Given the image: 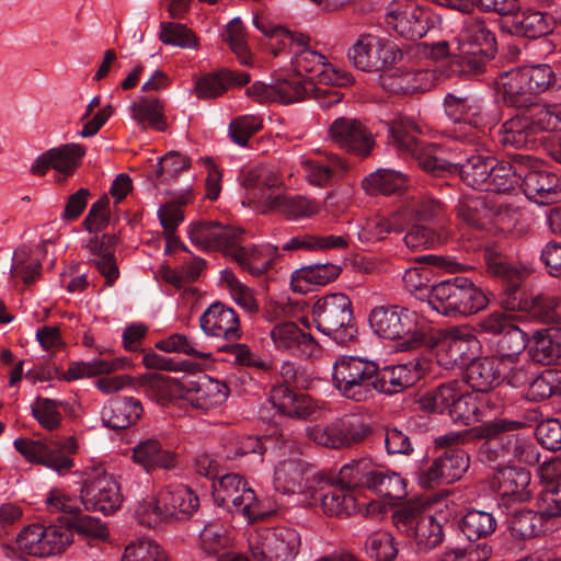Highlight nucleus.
<instances>
[{
	"mask_svg": "<svg viewBox=\"0 0 561 561\" xmlns=\"http://www.w3.org/2000/svg\"><path fill=\"white\" fill-rule=\"evenodd\" d=\"M387 127L389 142L400 154L413 158L424 172L436 178L459 175L473 190L491 191L489 157L471 156L463 161L457 153L447 158L442 146L425 144L416 137L421 133L420 127L407 116H398Z\"/></svg>",
	"mask_w": 561,
	"mask_h": 561,
	"instance_id": "1",
	"label": "nucleus"
},
{
	"mask_svg": "<svg viewBox=\"0 0 561 561\" xmlns=\"http://www.w3.org/2000/svg\"><path fill=\"white\" fill-rule=\"evenodd\" d=\"M187 232L193 244L203 250L222 252L252 276L265 274L280 256L278 247L272 244L242 245L244 229L222 226L217 221L192 222Z\"/></svg>",
	"mask_w": 561,
	"mask_h": 561,
	"instance_id": "2",
	"label": "nucleus"
},
{
	"mask_svg": "<svg viewBox=\"0 0 561 561\" xmlns=\"http://www.w3.org/2000/svg\"><path fill=\"white\" fill-rule=\"evenodd\" d=\"M527 270L506 260L493 248V293L500 306L506 311L522 310L537 321L558 325L561 306L559 300L547 294H537L523 298L522 284Z\"/></svg>",
	"mask_w": 561,
	"mask_h": 561,
	"instance_id": "3",
	"label": "nucleus"
},
{
	"mask_svg": "<svg viewBox=\"0 0 561 561\" xmlns=\"http://www.w3.org/2000/svg\"><path fill=\"white\" fill-rule=\"evenodd\" d=\"M423 410L447 414L456 424L480 423L491 411V394L463 392L458 380L444 382L420 399Z\"/></svg>",
	"mask_w": 561,
	"mask_h": 561,
	"instance_id": "4",
	"label": "nucleus"
},
{
	"mask_svg": "<svg viewBox=\"0 0 561 561\" xmlns=\"http://www.w3.org/2000/svg\"><path fill=\"white\" fill-rule=\"evenodd\" d=\"M198 507L199 497L190 486L169 484L139 502L135 516L140 525L152 528L163 523L188 520Z\"/></svg>",
	"mask_w": 561,
	"mask_h": 561,
	"instance_id": "5",
	"label": "nucleus"
},
{
	"mask_svg": "<svg viewBox=\"0 0 561 561\" xmlns=\"http://www.w3.org/2000/svg\"><path fill=\"white\" fill-rule=\"evenodd\" d=\"M368 322L377 336L399 341L402 351L416 350L431 343V329L420 321L415 311L405 307L377 306L371 309Z\"/></svg>",
	"mask_w": 561,
	"mask_h": 561,
	"instance_id": "6",
	"label": "nucleus"
},
{
	"mask_svg": "<svg viewBox=\"0 0 561 561\" xmlns=\"http://www.w3.org/2000/svg\"><path fill=\"white\" fill-rule=\"evenodd\" d=\"M490 35L484 20L476 19L467 25L458 38L459 54L447 60L442 67V75L451 78L484 72L490 61Z\"/></svg>",
	"mask_w": 561,
	"mask_h": 561,
	"instance_id": "7",
	"label": "nucleus"
},
{
	"mask_svg": "<svg viewBox=\"0 0 561 561\" xmlns=\"http://www.w3.org/2000/svg\"><path fill=\"white\" fill-rule=\"evenodd\" d=\"M311 316L316 329L336 344L345 346L356 339L353 304L347 295L333 293L317 299Z\"/></svg>",
	"mask_w": 561,
	"mask_h": 561,
	"instance_id": "8",
	"label": "nucleus"
},
{
	"mask_svg": "<svg viewBox=\"0 0 561 561\" xmlns=\"http://www.w3.org/2000/svg\"><path fill=\"white\" fill-rule=\"evenodd\" d=\"M428 304L438 313L456 317L477 313L488 306L489 299L472 280L456 276L433 285Z\"/></svg>",
	"mask_w": 561,
	"mask_h": 561,
	"instance_id": "9",
	"label": "nucleus"
},
{
	"mask_svg": "<svg viewBox=\"0 0 561 561\" xmlns=\"http://www.w3.org/2000/svg\"><path fill=\"white\" fill-rule=\"evenodd\" d=\"M377 363L358 356H341L333 365L332 382L339 393L353 402L371 400L377 389Z\"/></svg>",
	"mask_w": 561,
	"mask_h": 561,
	"instance_id": "10",
	"label": "nucleus"
},
{
	"mask_svg": "<svg viewBox=\"0 0 561 561\" xmlns=\"http://www.w3.org/2000/svg\"><path fill=\"white\" fill-rule=\"evenodd\" d=\"M73 542L66 516L55 523H33L24 526L15 540L18 549L31 557L48 558L65 552Z\"/></svg>",
	"mask_w": 561,
	"mask_h": 561,
	"instance_id": "11",
	"label": "nucleus"
},
{
	"mask_svg": "<svg viewBox=\"0 0 561 561\" xmlns=\"http://www.w3.org/2000/svg\"><path fill=\"white\" fill-rule=\"evenodd\" d=\"M13 445L26 461L45 466L59 476L71 472L75 467L73 456L79 449L73 436L47 442L19 437L14 439Z\"/></svg>",
	"mask_w": 561,
	"mask_h": 561,
	"instance_id": "12",
	"label": "nucleus"
},
{
	"mask_svg": "<svg viewBox=\"0 0 561 561\" xmlns=\"http://www.w3.org/2000/svg\"><path fill=\"white\" fill-rule=\"evenodd\" d=\"M300 543L299 533L286 526L260 528L249 537V550L255 561H291Z\"/></svg>",
	"mask_w": 561,
	"mask_h": 561,
	"instance_id": "13",
	"label": "nucleus"
},
{
	"mask_svg": "<svg viewBox=\"0 0 561 561\" xmlns=\"http://www.w3.org/2000/svg\"><path fill=\"white\" fill-rule=\"evenodd\" d=\"M402 57V50L392 41L368 33L360 34L347 50L348 60L365 72L386 70Z\"/></svg>",
	"mask_w": 561,
	"mask_h": 561,
	"instance_id": "14",
	"label": "nucleus"
},
{
	"mask_svg": "<svg viewBox=\"0 0 561 561\" xmlns=\"http://www.w3.org/2000/svg\"><path fill=\"white\" fill-rule=\"evenodd\" d=\"M213 496L217 506L231 514H240L249 522L261 516L255 492L238 473H227L213 481Z\"/></svg>",
	"mask_w": 561,
	"mask_h": 561,
	"instance_id": "15",
	"label": "nucleus"
},
{
	"mask_svg": "<svg viewBox=\"0 0 561 561\" xmlns=\"http://www.w3.org/2000/svg\"><path fill=\"white\" fill-rule=\"evenodd\" d=\"M373 433V427L364 417L356 414H346L333 422L321 426L316 425L309 430V437L318 445L343 449L364 443Z\"/></svg>",
	"mask_w": 561,
	"mask_h": 561,
	"instance_id": "16",
	"label": "nucleus"
},
{
	"mask_svg": "<svg viewBox=\"0 0 561 561\" xmlns=\"http://www.w3.org/2000/svg\"><path fill=\"white\" fill-rule=\"evenodd\" d=\"M428 345L435 346L436 362L445 369H462L477 354L479 340L470 332L454 328L439 332L437 339L430 336Z\"/></svg>",
	"mask_w": 561,
	"mask_h": 561,
	"instance_id": "17",
	"label": "nucleus"
},
{
	"mask_svg": "<svg viewBox=\"0 0 561 561\" xmlns=\"http://www.w3.org/2000/svg\"><path fill=\"white\" fill-rule=\"evenodd\" d=\"M80 500L85 511L100 512L107 516L121 507L123 495L114 477L103 469H96L83 480Z\"/></svg>",
	"mask_w": 561,
	"mask_h": 561,
	"instance_id": "18",
	"label": "nucleus"
},
{
	"mask_svg": "<svg viewBox=\"0 0 561 561\" xmlns=\"http://www.w3.org/2000/svg\"><path fill=\"white\" fill-rule=\"evenodd\" d=\"M47 510L50 513L62 512L70 514L66 516L67 524L70 525V531L93 539H105L108 530L99 518L82 514L75 500L64 494L59 490H51L46 500Z\"/></svg>",
	"mask_w": 561,
	"mask_h": 561,
	"instance_id": "19",
	"label": "nucleus"
},
{
	"mask_svg": "<svg viewBox=\"0 0 561 561\" xmlns=\"http://www.w3.org/2000/svg\"><path fill=\"white\" fill-rule=\"evenodd\" d=\"M469 468V456L461 448H448L433 463L419 473L422 488L449 484L459 480Z\"/></svg>",
	"mask_w": 561,
	"mask_h": 561,
	"instance_id": "20",
	"label": "nucleus"
},
{
	"mask_svg": "<svg viewBox=\"0 0 561 561\" xmlns=\"http://www.w3.org/2000/svg\"><path fill=\"white\" fill-rule=\"evenodd\" d=\"M428 368L424 358L415 357L407 363L380 367L377 363L376 393L393 396L414 386Z\"/></svg>",
	"mask_w": 561,
	"mask_h": 561,
	"instance_id": "21",
	"label": "nucleus"
},
{
	"mask_svg": "<svg viewBox=\"0 0 561 561\" xmlns=\"http://www.w3.org/2000/svg\"><path fill=\"white\" fill-rule=\"evenodd\" d=\"M329 133L339 148L360 158L368 157L375 146L371 131L358 119L339 117L332 122Z\"/></svg>",
	"mask_w": 561,
	"mask_h": 561,
	"instance_id": "22",
	"label": "nucleus"
},
{
	"mask_svg": "<svg viewBox=\"0 0 561 561\" xmlns=\"http://www.w3.org/2000/svg\"><path fill=\"white\" fill-rule=\"evenodd\" d=\"M199 325L206 335L219 337L226 342H237L243 334L236 310L220 301L211 304L203 312Z\"/></svg>",
	"mask_w": 561,
	"mask_h": 561,
	"instance_id": "23",
	"label": "nucleus"
},
{
	"mask_svg": "<svg viewBox=\"0 0 561 561\" xmlns=\"http://www.w3.org/2000/svg\"><path fill=\"white\" fill-rule=\"evenodd\" d=\"M270 336L277 351L297 357L309 358L320 348L313 335L301 330L293 321L275 324L270 332Z\"/></svg>",
	"mask_w": 561,
	"mask_h": 561,
	"instance_id": "24",
	"label": "nucleus"
},
{
	"mask_svg": "<svg viewBox=\"0 0 561 561\" xmlns=\"http://www.w3.org/2000/svg\"><path fill=\"white\" fill-rule=\"evenodd\" d=\"M394 5L398 8L390 11L391 21L388 23L393 24V28L401 37L417 41L433 27V16L428 10L412 1L407 2L404 9H400L399 3H392V7Z\"/></svg>",
	"mask_w": 561,
	"mask_h": 561,
	"instance_id": "25",
	"label": "nucleus"
},
{
	"mask_svg": "<svg viewBox=\"0 0 561 561\" xmlns=\"http://www.w3.org/2000/svg\"><path fill=\"white\" fill-rule=\"evenodd\" d=\"M530 473L524 468L513 466L497 467L493 473V491L501 496L499 507L508 510L512 503L524 501L529 492Z\"/></svg>",
	"mask_w": 561,
	"mask_h": 561,
	"instance_id": "26",
	"label": "nucleus"
},
{
	"mask_svg": "<svg viewBox=\"0 0 561 561\" xmlns=\"http://www.w3.org/2000/svg\"><path fill=\"white\" fill-rule=\"evenodd\" d=\"M270 401L279 414L297 420H307L317 408L309 394L288 385H274L270 390Z\"/></svg>",
	"mask_w": 561,
	"mask_h": 561,
	"instance_id": "27",
	"label": "nucleus"
},
{
	"mask_svg": "<svg viewBox=\"0 0 561 561\" xmlns=\"http://www.w3.org/2000/svg\"><path fill=\"white\" fill-rule=\"evenodd\" d=\"M251 80L250 73L221 68L203 75L195 80L194 93L198 99L208 100L221 96L231 88H242Z\"/></svg>",
	"mask_w": 561,
	"mask_h": 561,
	"instance_id": "28",
	"label": "nucleus"
},
{
	"mask_svg": "<svg viewBox=\"0 0 561 561\" xmlns=\"http://www.w3.org/2000/svg\"><path fill=\"white\" fill-rule=\"evenodd\" d=\"M144 413L140 400L134 397H115L102 409L104 425L112 430H125L135 425Z\"/></svg>",
	"mask_w": 561,
	"mask_h": 561,
	"instance_id": "29",
	"label": "nucleus"
},
{
	"mask_svg": "<svg viewBox=\"0 0 561 561\" xmlns=\"http://www.w3.org/2000/svg\"><path fill=\"white\" fill-rule=\"evenodd\" d=\"M274 488L283 494H302L310 490L307 465L301 459L279 461L274 470Z\"/></svg>",
	"mask_w": 561,
	"mask_h": 561,
	"instance_id": "30",
	"label": "nucleus"
},
{
	"mask_svg": "<svg viewBox=\"0 0 561 561\" xmlns=\"http://www.w3.org/2000/svg\"><path fill=\"white\" fill-rule=\"evenodd\" d=\"M341 273V265L329 262L305 265L293 272L290 287L295 293L306 294L312 286H325L334 282Z\"/></svg>",
	"mask_w": 561,
	"mask_h": 561,
	"instance_id": "31",
	"label": "nucleus"
},
{
	"mask_svg": "<svg viewBox=\"0 0 561 561\" xmlns=\"http://www.w3.org/2000/svg\"><path fill=\"white\" fill-rule=\"evenodd\" d=\"M520 188L539 204L552 203L561 190L559 176L549 170H530L524 174Z\"/></svg>",
	"mask_w": 561,
	"mask_h": 561,
	"instance_id": "32",
	"label": "nucleus"
},
{
	"mask_svg": "<svg viewBox=\"0 0 561 561\" xmlns=\"http://www.w3.org/2000/svg\"><path fill=\"white\" fill-rule=\"evenodd\" d=\"M302 165L309 183L321 187L331 185L348 169L347 162L335 153L307 159Z\"/></svg>",
	"mask_w": 561,
	"mask_h": 561,
	"instance_id": "33",
	"label": "nucleus"
},
{
	"mask_svg": "<svg viewBox=\"0 0 561 561\" xmlns=\"http://www.w3.org/2000/svg\"><path fill=\"white\" fill-rule=\"evenodd\" d=\"M318 493V497L313 493L311 497L320 500L321 510L327 516L347 518L356 512L355 496L336 481L321 488Z\"/></svg>",
	"mask_w": 561,
	"mask_h": 561,
	"instance_id": "34",
	"label": "nucleus"
},
{
	"mask_svg": "<svg viewBox=\"0 0 561 561\" xmlns=\"http://www.w3.org/2000/svg\"><path fill=\"white\" fill-rule=\"evenodd\" d=\"M133 460L149 473L158 469L171 470L178 465L176 455L164 449L161 443L154 438L145 439L135 446Z\"/></svg>",
	"mask_w": 561,
	"mask_h": 561,
	"instance_id": "35",
	"label": "nucleus"
},
{
	"mask_svg": "<svg viewBox=\"0 0 561 561\" xmlns=\"http://www.w3.org/2000/svg\"><path fill=\"white\" fill-rule=\"evenodd\" d=\"M493 343L496 344V354L510 359H518L526 347L524 333L508 318L493 313Z\"/></svg>",
	"mask_w": 561,
	"mask_h": 561,
	"instance_id": "36",
	"label": "nucleus"
},
{
	"mask_svg": "<svg viewBox=\"0 0 561 561\" xmlns=\"http://www.w3.org/2000/svg\"><path fill=\"white\" fill-rule=\"evenodd\" d=\"M500 30L505 34H519L529 38H537L547 35L553 30L552 18L539 11H527L522 18L517 15L514 20L502 21Z\"/></svg>",
	"mask_w": 561,
	"mask_h": 561,
	"instance_id": "37",
	"label": "nucleus"
},
{
	"mask_svg": "<svg viewBox=\"0 0 561 561\" xmlns=\"http://www.w3.org/2000/svg\"><path fill=\"white\" fill-rule=\"evenodd\" d=\"M266 205L270 210L277 211L289 220L309 218L320 210V205L316 199L302 195H270Z\"/></svg>",
	"mask_w": 561,
	"mask_h": 561,
	"instance_id": "38",
	"label": "nucleus"
},
{
	"mask_svg": "<svg viewBox=\"0 0 561 561\" xmlns=\"http://www.w3.org/2000/svg\"><path fill=\"white\" fill-rule=\"evenodd\" d=\"M457 216L469 227L486 230L491 225V201L488 194L470 195L459 199Z\"/></svg>",
	"mask_w": 561,
	"mask_h": 561,
	"instance_id": "39",
	"label": "nucleus"
},
{
	"mask_svg": "<svg viewBox=\"0 0 561 561\" xmlns=\"http://www.w3.org/2000/svg\"><path fill=\"white\" fill-rule=\"evenodd\" d=\"M229 394V387L221 381L203 377L186 393V399L193 407L208 410L221 404Z\"/></svg>",
	"mask_w": 561,
	"mask_h": 561,
	"instance_id": "40",
	"label": "nucleus"
},
{
	"mask_svg": "<svg viewBox=\"0 0 561 561\" xmlns=\"http://www.w3.org/2000/svg\"><path fill=\"white\" fill-rule=\"evenodd\" d=\"M499 91L503 102L512 107H526L530 101V93L526 84L522 68L505 71L499 79Z\"/></svg>",
	"mask_w": 561,
	"mask_h": 561,
	"instance_id": "41",
	"label": "nucleus"
},
{
	"mask_svg": "<svg viewBox=\"0 0 561 561\" xmlns=\"http://www.w3.org/2000/svg\"><path fill=\"white\" fill-rule=\"evenodd\" d=\"M369 491L390 505L398 504L408 495L407 481L401 474L378 468L375 469Z\"/></svg>",
	"mask_w": 561,
	"mask_h": 561,
	"instance_id": "42",
	"label": "nucleus"
},
{
	"mask_svg": "<svg viewBox=\"0 0 561 561\" xmlns=\"http://www.w3.org/2000/svg\"><path fill=\"white\" fill-rule=\"evenodd\" d=\"M507 515L506 524L511 535L517 539L525 540L539 536L545 531V520L539 512L533 510H514L505 512Z\"/></svg>",
	"mask_w": 561,
	"mask_h": 561,
	"instance_id": "43",
	"label": "nucleus"
},
{
	"mask_svg": "<svg viewBox=\"0 0 561 561\" xmlns=\"http://www.w3.org/2000/svg\"><path fill=\"white\" fill-rule=\"evenodd\" d=\"M427 70H396L381 78L382 87L394 94H413L427 89Z\"/></svg>",
	"mask_w": 561,
	"mask_h": 561,
	"instance_id": "44",
	"label": "nucleus"
},
{
	"mask_svg": "<svg viewBox=\"0 0 561 561\" xmlns=\"http://www.w3.org/2000/svg\"><path fill=\"white\" fill-rule=\"evenodd\" d=\"M408 175L392 169H378L367 175L363 182V188L369 195H392L407 187Z\"/></svg>",
	"mask_w": 561,
	"mask_h": 561,
	"instance_id": "45",
	"label": "nucleus"
},
{
	"mask_svg": "<svg viewBox=\"0 0 561 561\" xmlns=\"http://www.w3.org/2000/svg\"><path fill=\"white\" fill-rule=\"evenodd\" d=\"M376 467L367 458L352 460L342 466L335 481L347 489L369 490Z\"/></svg>",
	"mask_w": 561,
	"mask_h": 561,
	"instance_id": "46",
	"label": "nucleus"
},
{
	"mask_svg": "<svg viewBox=\"0 0 561 561\" xmlns=\"http://www.w3.org/2000/svg\"><path fill=\"white\" fill-rule=\"evenodd\" d=\"M309 44H305L298 49L294 50L291 57V65L299 77H306L307 81L318 79L324 82L327 79L324 68L327 66V58L320 53L310 49Z\"/></svg>",
	"mask_w": 561,
	"mask_h": 561,
	"instance_id": "47",
	"label": "nucleus"
},
{
	"mask_svg": "<svg viewBox=\"0 0 561 561\" xmlns=\"http://www.w3.org/2000/svg\"><path fill=\"white\" fill-rule=\"evenodd\" d=\"M131 117L142 128L150 127L157 131H164L167 128L163 105L158 98L140 96L130 106Z\"/></svg>",
	"mask_w": 561,
	"mask_h": 561,
	"instance_id": "48",
	"label": "nucleus"
},
{
	"mask_svg": "<svg viewBox=\"0 0 561 561\" xmlns=\"http://www.w3.org/2000/svg\"><path fill=\"white\" fill-rule=\"evenodd\" d=\"M518 359H510L505 356L493 355V381L499 380L496 391L493 396H506L503 392L502 382L506 381L508 386L520 387L528 382L529 377L523 367H517ZM493 390H495L493 388Z\"/></svg>",
	"mask_w": 561,
	"mask_h": 561,
	"instance_id": "49",
	"label": "nucleus"
},
{
	"mask_svg": "<svg viewBox=\"0 0 561 561\" xmlns=\"http://www.w3.org/2000/svg\"><path fill=\"white\" fill-rule=\"evenodd\" d=\"M142 385L146 387L148 397L163 407L183 397V389L180 382L168 376L147 374L142 376Z\"/></svg>",
	"mask_w": 561,
	"mask_h": 561,
	"instance_id": "50",
	"label": "nucleus"
},
{
	"mask_svg": "<svg viewBox=\"0 0 561 561\" xmlns=\"http://www.w3.org/2000/svg\"><path fill=\"white\" fill-rule=\"evenodd\" d=\"M536 140V133L533 131L525 115L506 121L500 131V142L504 147L528 148L533 147Z\"/></svg>",
	"mask_w": 561,
	"mask_h": 561,
	"instance_id": "51",
	"label": "nucleus"
},
{
	"mask_svg": "<svg viewBox=\"0 0 561 561\" xmlns=\"http://www.w3.org/2000/svg\"><path fill=\"white\" fill-rule=\"evenodd\" d=\"M127 363L126 358L119 357L113 360L94 358L91 362H73L65 371L64 379L73 381L81 378H91L99 375H108L118 369H123Z\"/></svg>",
	"mask_w": 561,
	"mask_h": 561,
	"instance_id": "52",
	"label": "nucleus"
},
{
	"mask_svg": "<svg viewBox=\"0 0 561 561\" xmlns=\"http://www.w3.org/2000/svg\"><path fill=\"white\" fill-rule=\"evenodd\" d=\"M266 438L255 435H239L228 433L222 438V447L228 459L236 460L248 454H257L263 456L266 451L264 444Z\"/></svg>",
	"mask_w": 561,
	"mask_h": 561,
	"instance_id": "53",
	"label": "nucleus"
},
{
	"mask_svg": "<svg viewBox=\"0 0 561 561\" xmlns=\"http://www.w3.org/2000/svg\"><path fill=\"white\" fill-rule=\"evenodd\" d=\"M493 237L500 239H517L522 237L523 230L517 228L520 214L517 208L510 204L499 203L493 199Z\"/></svg>",
	"mask_w": 561,
	"mask_h": 561,
	"instance_id": "54",
	"label": "nucleus"
},
{
	"mask_svg": "<svg viewBox=\"0 0 561 561\" xmlns=\"http://www.w3.org/2000/svg\"><path fill=\"white\" fill-rule=\"evenodd\" d=\"M254 25L262 31L265 35L274 39L272 44V53L274 56H278L285 51L294 54L295 49L309 44L310 37L302 33L291 32L282 26H275L267 31L263 27L257 16L254 18Z\"/></svg>",
	"mask_w": 561,
	"mask_h": 561,
	"instance_id": "55",
	"label": "nucleus"
},
{
	"mask_svg": "<svg viewBox=\"0 0 561 561\" xmlns=\"http://www.w3.org/2000/svg\"><path fill=\"white\" fill-rule=\"evenodd\" d=\"M53 158V169L70 176L81 165L87 149L81 144L70 142L49 149Z\"/></svg>",
	"mask_w": 561,
	"mask_h": 561,
	"instance_id": "56",
	"label": "nucleus"
},
{
	"mask_svg": "<svg viewBox=\"0 0 561 561\" xmlns=\"http://www.w3.org/2000/svg\"><path fill=\"white\" fill-rule=\"evenodd\" d=\"M459 530L471 542L482 540L489 543L491 534V513L470 510L458 522Z\"/></svg>",
	"mask_w": 561,
	"mask_h": 561,
	"instance_id": "57",
	"label": "nucleus"
},
{
	"mask_svg": "<svg viewBox=\"0 0 561 561\" xmlns=\"http://www.w3.org/2000/svg\"><path fill=\"white\" fill-rule=\"evenodd\" d=\"M524 167L518 161H500L493 165V193H508L520 187Z\"/></svg>",
	"mask_w": 561,
	"mask_h": 561,
	"instance_id": "58",
	"label": "nucleus"
},
{
	"mask_svg": "<svg viewBox=\"0 0 561 561\" xmlns=\"http://www.w3.org/2000/svg\"><path fill=\"white\" fill-rule=\"evenodd\" d=\"M410 536L413 537L420 552H427L443 542V526L434 516L426 515L421 517Z\"/></svg>",
	"mask_w": 561,
	"mask_h": 561,
	"instance_id": "59",
	"label": "nucleus"
},
{
	"mask_svg": "<svg viewBox=\"0 0 561 561\" xmlns=\"http://www.w3.org/2000/svg\"><path fill=\"white\" fill-rule=\"evenodd\" d=\"M522 69L530 95L540 94L560 87L557 73L550 65L540 64Z\"/></svg>",
	"mask_w": 561,
	"mask_h": 561,
	"instance_id": "60",
	"label": "nucleus"
},
{
	"mask_svg": "<svg viewBox=\"0 0 561 561\" xmlns=\"http://www.w3.org/2000/svg\"><path fill=\"white\" fill-rule=\"evenodd\" d=\"M465 381L477 394H491V359L476 356L463 367Z\"/></svg>",
	"mask_w": 561,
	"mask_h": 561,
	"instance_id": "61",
	"label": "nucleus"
},
{
	"mask_svg": "<svg viewBox=\"0 0 561 561\" xmlns=\"http://www.w3.org/2000/svg\"><path fill=\"white\" fill-rule=\"evenodd\" d=\"M62 405L59 400L38 396L31 405V413L44 430L53 432L61 426L62 414L59 408Z\"/></svg>",
	"mask_w": 561,
	"mask_h": 561,
	"instance_id": "62",
	"label": "nucleus"
},
{
	"mask_svg": "<svg viewBox=\"0 0 561 561\" xmlns=\"http://www.w3.org/2000/svg\"><path fill=\"white\" fill-rule=\"evenodd\" d=\"M447 232L445 229L434 230L422 225H414L403 238L405 245L411 250H424L445 243Z\"/></svg>",
	"mask_w": 561,
	"mask_h": 561,
	"instance_id": "63",
	"label": "nucleus"
},
{
	"mask_svg": "<svg viewBox=\"0 0 561 561\" xmlns=\"http://www.w3.org/2000/svg\"><path fill=\"white\" fill-rule=\"evenodd\" d=\"M491 546L486 542L470 543L467 547L447 548L436 561H489Z\"/></svg>",
	"mask_w": 561,
	"mask_h": 561,
	"instance_id": "64",
	"label": "nucleus"
}]
</instances>
